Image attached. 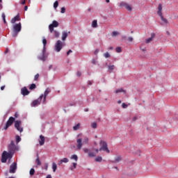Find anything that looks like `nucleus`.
<instances>
[{"label":"nucleus","instance_id":"obj_1","mask_svg":"<svg viewBox=\"0 0 178 178\" xmlns=\"http://www.w3.org/2000/svg\"><path fill=\"white\" fill-rule=\"evenodd\" d=\"M8 152L6 151H4L2 153V156H1L2 163H6V161H8V159H12V158H13V155L15 154V152H16V151H19V147L16 146V145H15V141L12 140L8 146Z\"/></svg>","mask_w":178,"mask_h":178},{"label":"nucleus","instance_id":"obj_2","mask_svg":"<svg viewBox=\"0 0 178 178\" xmlns=\"http://www.w3.org/2000/svg\"><path fill=\"white\" fill-rule=\"evenodd\" d=\"M20 31H22V23L15 24L13 26L12 34L13 37H17V35L19 34V33H20Z\"/></svg>","mask_w":178,"mask_h":178},{"label":"nucleus","instance_id":"obj_3","mask_svg":"<svg viewBox=\"0 0 178 178\" xmlns=\"http://www.w3.org/2000/svg\"><path fill=\"white\" fill-rule=\"evenodd\" d=\"M99 145H102L99 148V151H104L107 154H110L111 150L108 148V143L106 141L101 140Z\"/></svg>","mask_w":178,"mask_h":178},{"label":"nucleus","instance_id":"obj_4","mask_svg":"<svg viewBox=\"0 0 178 178\" xmlns=\"http://www.w3.org/2000/svg\"><path fill=\"white\" fill-rule=\"evenodd\" d=\"M15 118L13 117H10L8 120V121L6 123V125L3 128L4 130H8V129H9V127H10V126H12V124H13V123L15 122Z\"/></svg>","mask_w":178,"mask_h":178},{"label":"nucleus","instance_id":"obj_5","mask_svg":"<svg viewBox=\"0 0 178 178\" xmlns=\"http://www.w3.org/2000/svg\"><path fill=\"white\" fill-rule=\"evenodd\" d=\"M63 48V42L60 40H58L55 44V51L56 52H60V50Z\"/></svg>","mask_w":178,"mask_h":178},{"label":"nucleus","instance_id":"obj_6","mask_svg":"<svg viewBox=\"0 0 178 178\" xmlns=\"http://www.w3.org/2000/svg\"><path fill=\"white\" fill-rule=\"evenodd\" d=\"M15 127L18 131L22 133L23 131V127H22V121L16 120L15 122Z\"/></svg>","mask_w":178,"mask_h":178},{"label":"nucleus","instance_id":"obj_7","mask_svg":"<svg viewBox=\"0 0 178 178\" xmlns=\"http://www.w3.org/2000/svg\"><path fill=\"white\" fill-rule=\"evenodd\" d=\"M17 170V163L14 162L10 166L9 173H16Z\"/></svg>","mask_w":178,"mask_h":178},{"label":"nucleus","instance_id":"obj_8","mask_svg":"<svg viewBox=\"0 0 178 178\" xmlns=\"http://www.w3.org/2000/svg\"><path fill=\"white\" fill-rule=\"evenodd\" d=\"M59 26V23L57 21H53L52 24H51L49 26V29L50 33H54V27H58Z\"/></svg>","mask_w":178,"mask_h":178},{"label":"nucleus","instance_id":"obj_9","mask_svg":"<svg viewBox=\"0 0 178 178\" xmlns=\"http://www.w3.org/2000/svg\"><path fill=\"white\" fill-rule=\"evenodd\" d=\"M83 151L85 154H88L89 158H94L97 156L94 152H89L90 150L88 148H83Z\"/></svg>","mask_w":178,"mask_h":178},{"label":"nucleus","instance_id":"obj_10","mask_svg":"<svg viewBox=\"0 0 178 178\" xmlns=\"http://www.w3.org/2000/svg\"><path fill=\"white\" fill-rule=\"evenodd\" d=\"M40 60H42V62H45L47 60V55H45V47L43 48V51L42 54L38 56Z\"/></svg>","mask_w":178,"mask_h":178},{"label":"nucleus","instance_id":"obj_11","mask_svg":"<svg viewBox=\"0 0 178 178\" xmlns=\"http://www.w3.org/2000/svg\"><path fill=\"white\" fill-rule=\"evenodd\" d=\"M42 98H44V95H40L38 99L34 100L32 103V105L33 106H37V105H40L41 104V101L42 100Z\"/></svg>","mask_w":178,"mask_h":178},{"label":"nucleus","instance_id":"obj_12","mask_svg":"<svg viewBox=\"0 0 178 178\" xmlns=\"http://www.w3.org/2000/svg\"><path fill=\"white\" fill-rule=\"evenodd\" d=\"M83 147V140L81 138H79L76 140V148L77 149H81V147Z\"/></svg>","mask_w":178,"mask_h":178},{"label":"nucleus","instance_id":"obj_13","mask_svg":"<svg viewBox=\"0 0 178 178\" xmlns=\"http://www.w3.org/2000/svg\"><path fill=\"white\" fill-rule=\"evenodd\" d=\"M49 92H51V90H49V88H47L46 90L44 92L43 95V104H45V101H47V97H48V94H49Z\"/></svg>","mask_w":178,"mask_h":178},{"label":"nucleus","instance_id":"obj_14","mask_svg":"<svg viewBox=\"0 0 178 178\" xmlns=\"http://www.w3.org/2000/svg\"><path fill=\"white\" fill-rule=\"evenodd\" d=\"M21 93L22 94V95H24V97H26V95H29V94H30V91L27 90V88L24 87L21 90Z\"/></svg>","mask_w":178,"mask_h":178},{"label":"nucleus","instance_id":"obj_15","mask_svg":"<svg viewBox=\"0 0 178 178\" xmlns=\"http://www.w3.org/2000/svg\"><path fill=\"white\" fill-rule=\"evenodd\" d=\"M161 20V25L162 26H167L169 24V22L168 19L165 17H163V15L160 16Z\"/></svg>","mask_w":178,"mask_h":178},{"label":"nucleus","instance_id":"obj_16","mask_svg":"<svg viewBox=\"0 0 178 178\" xmlns=\"http://www.w3.org/2000/svg\"><path fill=\"white\" fill-rule=\"evenodd\" d=\"M39 144L40 145H44V144H45V137L42 135L40 136Z\"/></svg>","mask_w":178,"mask_h":178},{"label":"nucleus","instance_id":"obj_17","mask_svg":"<svg viewBox=\"0 0 178 178\" xmlns=\"http://www.w3.org/2000/svg\"><path fill=\"white\" fill-rule=\"evenodd\" d=\"M19 20H20V17L19 15H16L11 19V23L12 24H15L17 22H19Z\"/></svg>","mask_w":178,"mask_h":178},{"label":"nucleus","instance_id":"obj_18","mask_svg":"<svg viewBox=\"0 0 178 178\" xmlns=\"http://www.w3.org/2000/svg\"><path fill=\"white\" fill-rule=\"evenodd\" d=\"M155 38V33H152L151 34V38H149L148 39L146 40V44H149L152 40Z\"/></svg>","mask_w":178,"mask_h":178},{"label":"nucleus","instance_id":"obj_19","mask_svg":"<svg viewBox=\"0 0 178 178\" xmlns=\"http://www.w3.org/2000/svg\"><path fill=\"white\" fill-rule=\"evenodd\" d=\"M157 14L159 16H162V4H159Z\"/></svg>","mask_w":178,"mask_h":178},{"label":"nucleus","instance_id":"obj_20","mask_svg":"<svg viewBox=\"0 0 178 178\" xmlns=\"http://www.w3.org/2000/svg\"><path fill=\"white\" fill-rule=\"evenodd\" d=\"M67 162H69V159L64 158V159H61L60 161L58 163V165L60 166V165H62V163H67Z\"/></svg>","mask_w":178,"mask_h":178},{"label":"nucleus","instance_id":"obj_21","mask_svg":"<svg viewBox=\"0 0 178 178\" xmlns=\"http://www.w3.org/2000/svg\"><path fill=\"white\" fill-rule=\"evenodd\" d=\"M67 35H68L67 32L63 31L62 33V40L65 41L66 38H67Z\"/></svg>","mask_w":178,"mask_h":178},{"label":"nucleus","instance_id":"obj_22","mask_svg":"<svg viewBox=\"0 0 178 178\" xmlns=\"http://www.w3.org/2000/svg\"><path fill=\"white\" fill-rule=\"evenodd\" d=\"M51 168H52L53 172L55 173V172H56V170L58 169V165H56V163L53 162Z\"/></svg>","mask_w":178,"mask_h":178},{"label":"nucleus","instance_id":"obj_23","mask_svg":"<svg viewBox=\"0 0 178 178\" xmlns=\"http://www.w3.org/2000/svg\"><path fill=\"white\" fill-rule=\"evenodd\" d=\"M120 161H122V156H117L115 158V161H113V163H118V162H120Z\"/></svg>","mask_w":178,"mask_h":178},{"label":"nucleus","instance_id":"obj_24","mask_svg":"<svg viewBox=\"0 0 178 178\" xmlns=\"http://www.w3.org/2000/svg\"><path fill=\"white\" fill-rule=\"evenodd\" d=\"M92 27H93V29H97V27H98V24L97 22V20H93L92 21Z\"/></svg>","mask_w":178,"mask_h":178},{"label":"nucleus","instance_id":"obj_25","mask_svg":"<svg viewBox=\"0 0 178 178\" xmlns=\"http://www.w3.org/2000/svg\"><path fill=\"white\" fill-rule=\"evenodd\" d=\"M119 92H124V94H126V90H124L122 88L115 90V94H119Z\"/></svg>","mask_w":178,"mask_h":178},{"label":"nucleus","instance_id":"obj_26","mask_svg":"<svg viewBox=\"0 0 178 178\" xmlns=\"http://www.w3.org/2000/svg\"><path fill=\"white\" fill-rule=\"evenodd\" d=\"M52 33H54V35L56 38H59V32H58V31H54Z\"/></svg>","mask_w":178,"mask_h":178},{"label":"nucleus","instance_id":"obj_27","mask_svg":"<svg viewBox=\"0 0 178 178\" xmlns=\"http://www.w3.org/2000/svg\"><path fill=\"white\" fill-rule=\"evenodd\" d=\"M80 129V123H78L76 125L73 127V130L77 131Z\"/></svg>","mask_w":178,"mask_h":178},{"label":"nucleus","instance_id":"obj_28","mask_svg":"<svg viewBox=\"0 0 178 178\" xmlns=\"http://www.w3.org/2000/svg\"><path fill=\"white\" fill-rule=\"evenodd\" d=\"M71 159H74V161L76 162H77L78 159H79V157L77 156V155L76 154H73L72 156H71Z\"/></svg>","mask_w":178,"mask_h":178},{"label":"nucleus","instance_id":"obj_29","mask_svg":"<svg viewBox=\"0 0 178 178\" xmlns=\"http://www.w3.org/2000/svg\"><path fill=\"white\" fill-rule=\"evenodd\" d=\"M35 173V170H34V168H31L29 171V175H31V176H34Z\"/></svg>","mask_w":178,"mask_h":178},{"label":"nucleus","instance_id":"obj_30","mask_svg":"<svg viewBox=\"0 0 178 178\" xmlns=\"http://www.w3.org/2000/svg\"><path fill=\"white\" fill-rule=\"evenodd\" d=\"M95 161L96 162H102V156H97L95 158Z\"/></svg>","mask_w":178,"mask_h":178},{"label":"nucleus","instance_id":"obj_31","mask_svg":"<svg viewBox=\"0 0 178 178\" xmlns=\"http://www.w3.org/2000/svg\"><path fill=\"white\" fill-rule=\"evenodd\" d=\"M125 8L127 9V10H129V12H131V10H133V8H131V6L129 4L126 6Z\"/></svg>","mask_w":178,"mask_h":178},{"label":"nucleus","instance_id":"obj_32","mask_svg":"<svg viewBox=\"0 0 178 178\" xmlns=\"http://www.w3.org/2000/svg\"><path fill=\"white\" fill-rule=\"evenodd\" d=\"M15 140H16V143L17 144H19V143H20V141H22V138L19 136H16Z\"/></svg>","mask_w":178,"mask_h":178},{"label":"nucleus","instance_id":"obj_33","mask_svg":"<svg viewBox=\"0 0 178 178\" xmlns=\"http://www.w3.org/2000/svg\"><path fill=\"white\" fill-rule=\"evenodd\" d=\"M35 87H37V86H35V83H32V84H31V86H29V90H34V88H35Z\"/></svg>","mask_w":178,"mask_h":178},{"label":"nucleus","instance_id":"obj_34","mask_svg":"<svg viewBox=\"0 0 178 178\" xmlns=\"http://www.w3.org/2000/svg\"><path fill=\"white\" fill-rule=\"evenodd\" d=\"M117 35H119V32H118V31H113L112 37H116Z\"/></svg>","mask_w":178,"mask_h":178},{"label":"nucleus","instance_id":"obj_35","mask_svg":"<svg viewBox=\"0 0 178 178\" xmlns=\"http://www.w3.org/2000/svg\"><path fill=\"white\" fill-rule=\"evenodd\" d=\"M104 58H111V54H109L108 52H106L104 54Z\"/></svg>","mask_w":178,"mask_h":178},{"label":"nucleus","instance_id":"obj_36","mask_svg":"<svg viewBox=\"0 0 178 178\" xmlns=\"http://www.w3.org/2000/svg\"><path fill=\"white\" fill-rule=\"evenodd\" d=\"M36 163L38 166H41V161H40V157L36 159Z\"/></svg>","mask_w":178,"mask_h":178},{"label":"nucleus","instance_id":"obj_37","mask_svg":"<svg viewBox=\"0 0 178 178\" xmlns=\"http://www.w3.org/2000/svg\"><path fill=\"white\" fill-rule=\"evenodd\" d=\"M116 52H118V54H120V52H122V47H118L115 49Z\"/></svg>","mask_w":178,"mask_h":178},{"label":"nucleus","instance_id":"obj_38","mask_svg":"<svg viewBox=\"0 0 178 178\" xmlns=\"http://www.w3.org/2000/svg\"><path fill=\"white\" fill-rule=\"evenodd\" d=\"M58 6H59V3L58 2V1H55L54 3V8L55 9H56V8H58Z\"/></svg>","mask_w":178,"mask_h":178},{"label":"nucleus","instance_id":"obj_39","mask_svg":"<svg viewBox=\"0 0 178 178\" xmlns=\"http://www.w3.org/2000/svg\"><path fill=\"white\" fill-rule=\"evenodd\" d=\"M42 42H43V45H44L43 48L45 49V46L47 45V39H45V38H43Z\"/></svg>","mask_w":178,"mask_h":178},{"label":"nucleus","instance_id":"obj_40","mask_svg":"<svg viewBox=\"0 0 178 178\" xmlns=\"http://www.w3.org/2000/svg\"><path fill=\"white\" fill-rule=\"evenodd\" d=\"M120 6H124V8H126V6H127V3L124 2H121L120 3Z\"/></svg>","mask_w":178,"mask_h":178},{"label":"nucleus","instance_id":"obj_41","mask_svg":"<svg viewBox=\"0 0 178 178\" xmlns=\"http://www.w3.org/2000/svg\"><path fill=\"white\" fill-rule=\"evenodd\" d=\"M2 17H3V23L6 24V19L4 13L2 14Z\"/></svg>","mask_w":178,"mask_h":178},{"label":"nucleus","instance_id":"obj_42","mask_svg":"<svg viewBox=\"0 0 178 178\" xmlns=\"http://www.w3.org/2000/svg\"><path fill=\"white\" fill-rule=\"evenodd\" d=\"M38 77H40L39 74H37L35 75V77H34L35 81H37V80H38Z\"/></svg>","mask_w":178,"mask_h":178},{"label":"nucleus","instance_id":"obj_43","mask_svg":"<svg viewBox=\"0 0 178 178\" xmlns=\"http://www.w3.org/2000/svg\"><path fill=\"white\" fill-rule=\"evenodd\" d=\"M77 166V163H73V168H71V170H73V169H76Z\"/></svg>","mask_w":178,"mask_h":178},{"label":"nucleus","instance_id":"obj_44","mask_svg":"<svg viewBox=\"0 0 178 178\" xmlns=\"http://www.w3.org/2000/svg\"><path fill=\"white\" fill-rule=\"evenodd\" d=\"M122 106L123 109H126V108H127L128 105L126 104V103H122Z\"/></svg>","mask_w":178,"mask_h":178},{"label":"nucleus","instance_id":"obj_45","mask_svg":"<svg viewBox=\"0 0 178 178\" xmlns=\"http://www.w3.org/2000/svg\"><path fill=\"white\" fill-rule=\"evenodd\" d=\"M115 69V65H109L108 66V70H113Z\"/></svg>","mask_w":178,"mask_h":178},{"label":"nucleus","instance_id":"obj_46","mask_svg":"<svg viewBox=\"0 0 178 178\" xmlns=\"http://www.w3.org/2000/svg\"><path fill=\"white\" fill-rule=\"evenodd\" d=\"M92 129H97V124L95 122H93L92 124Z\"/></svg>","mask_w":178,"mask_h":178},{"label":"nucleus","instance_id":"obj_47","mask_svg":"<svg viewBox=\"0 0 178 178\" xmlns=\"http://www.w3.org/2000/svg\"><path fill=\"white\" fill-rule=\"evenodd\" d=\"M60 12H61V13H65V12H66V8H65V7H62Z\"/></svg>","mask_w":178,"mask_h":178},{"label":"nucleus","instance_id":"obj_48","mask_svg":"<svg viewBox=\"0 0 178 178\" xmlns=\"http://www.w3.org/2000/svg\"><path fill=\"white\" fill-rule=\"evenodd\" d=\"M84 144H88V138H86L83 140Z\"/></svg>","mask_w":178,"mask_h":178},{"label":"nucleus","instance_id":"obj_49","mask_svg":"<svg viewBox=\"0 0 178 178\" xmlns=\"http://www.w3.org/2000/svg\"><path fill=\"white\" fill-rule=\"evenodd\" d=\"M21 5H26V0H21Z\"/></svg>","mask_w":178,"mask_h":178},{"label":"nucleus","instance_id":"obj_50","mask_svg":"<svg viewBox=\"0 0 178 178\" xmlns=\"http://www.w3.org/2000/svg\"><path fill=\"white\" fill-rule=\"evenodd\" d=\"M128 41H129V42H131L133 41V38L129 37L128 38Z\"/></svg>","mask_w":178,"mask_h":178},{"label":"nucleus","instance_id":"obj_51","mask_svg":"<svg viewBox=\"0 0 178 178\" xmlns=\"http://www.w3.org/2000/svg\"><path fill=\"white\" fill-rule=\"evenodd\" d=\"M72 50H69L67 52V55L69 56L70 54H72Z\"/></svg>","mask_w":178,"mask_h":178},{"label":"nucleus","instance_id":"obj_52","mask_svg":"<svg viewBox=\"0 0 178 178\" xmlns=\"http://www.w3.org/2000/svg\"><path fill=\"white\" fill-rule=\"evenodd\" d=\"M76 75L78 76V77H80V76H81V73L80 72H78L76 73Z\"/></svg>","mask_w":178,"mask_h":178},{"label":"nucleus","instance_id":"obj_53","mask_svg":"<svg viewBox=\"0 0 178 178\" xmlns=\"http://www.w3.org/2000/svg\"><path fill=\"white\" fill-rule=\"evenodd\" d=\"M15 118H19V114L17 113H15Z\"/></svg>","mask_w":178,"mask_h":178},{"label":"nucleus","instance_id":"obj_54","mask_svg":"<svg viewBox=\"0 0 178 178\" xmlns=\"http://www.w3.org/2000/svg\"><path fill=\"white\" fill-rule=\"evenodd\" d=\"M45 170H48V163L45 164Z\"/></svg>","mask_w":178,"mask_h":178},{"label":"nucleus","instance_id":"obj_55","mask_svg":"<svg viewBox=\"0 0 178 178\" xmlns=\"http://www.w3.org/2000/svg\"><path fill=\"white\" fill-rule=\"evenodd\" d=\"M1 91H3L5 90V86H3L1 87Z\"/></svg>","mask_w":178,"mask_h":178},{"label":"nucleus","instance_id":"obj_56","mask_svg":"<svg viewBox=\"0 0 178 178\" xmlns=\"http://www.w3.org/2000/svg\"><path fill=\"white\" fill-rule=\"evenodd\" d=\"M95 151L96 154H98V152H99V149H95Z\"/></svg>","mask_w":178,"mask_h":178},{"label":"nucleus","instance_id":"obj_57","mask_svg":"<svg viewBox=\"0 0 178 178\" xmlns=\"http://www.w3.org/2000/svg\"><path fill=\"white\" fill-rule=\"evenodd\" d=\"M91 84H92V81H88V85H89V86H91Z\"/></svg>","mask_w":178,"mask_h":178},{"label":"nucleus","instance_id":"obj_58","mask_svg":"<svg viewBox=\"0 0 178 178\" xmlns=\"http://www.w3.org/2000/svg\"><path fill=\"white\" fill-rule=\"evenodd\" d=\"M137 119V117H134L133 118V119H132V120L134 121V122H136V120Z\"/></svg>","mask_w":178,"mask_h":178},{"label":"nucleus","instance_id":"obj_59","mask_svg":"<svg viewBox=\"0 0 178 178\" xmlns=\"http://www.w3.org/2000/svg\"><path fill=\"white\" fill-rule=\"evenodd\" d=\"M46 178H52V176H51V175H48Z\"/></svg>","mask_w":178,"mask_h":178},{"label":"nucleus","instance_id":"obj_60","mask_svg":"<svg viewBox=\"0 0 178 178\" xmlns=\"http://www.w3.org/2000/svg\"><path fill=\"white\" fill-rule=\"evenodd\" d=\"M27 9H29V7L27 6H24V10H27Z\"/></svg>","mask_w":178,"mask_h":178},{"label":"nucleus","instance_id":"obj_61","mask_svg":"<svg viewBox=\"0 0 178 178\" xmlns=\"http://www.w3.org/2000/svg\"><path fill=\"white\" fill-rule=\"evenodd\" d=\"M9 52V49H6L5 54H8Z\"/></svg>","mask_w":178,"mask_h":178},{"label":"nucleus","instance_id":"obj_62","mask_svg":"<svg viewBox=\"0 0 178 178\" xmlns=\"http://www.w3.org/2000/svg\"><path fill=\"white\" fill-rule=\"evenodd\" d=\"M108 50H112V49H113V47H110L108 48Z\"/></svg>","mask_w":178,"mask_h":178},{"label":"nucleus","instance_id":"obj_63","mask_svg":"<svg viewBox=\"0 0 178 178\" xmlns=\"http://www.w3.org/2000/svg\"><path fill=\"white\" fill-rule=\"evenodd\" d=\"M52 69V65L49 66V70H51Z\"/></svg>","mask_w":178,"mask_h":178},{"label":"nucleus","instance_id":"obj_64","mask_svg":"<svg viewBox=\"0 0 178 178\" xmlns=\"http://www.w3.org/2000/svg\"><path fill=\"white\" fill-rule=\"evenodd\" d=\"M97 54H98V50H95V55H97Z\"/></svg>","mask_w":178,"mask_h":178}]
</instances>
